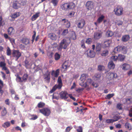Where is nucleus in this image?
Returning <instances> with one entry per match:
<instances>
[{
	"instance_id": "obj_40",
	"label": "nucleus",
	"mask_w": 132,
	"mask_h": 132,
	"mask_svg": "<svg viewBox=\"0 0 132 132\" xmlns=\"http://www.w3.org/2000/svg\"><path fill=\"white\" fill-rule=\"evenodd\" d=\"M45 105L44 103L41 102L38 104L37 106L39 108H42L45 106Z\"/></svg>"
},
{
	"instance_id": "obj_13",
	"label": "nucleus",
	"mask_w": 132,
	"mask_h": 132,
	"mask_svg": "<svg viewBox=\"0 0 132 132\" xmlns=\"http://www.w3.org/2000/svg\"><path fill=\"white\" fill-rule=\"evenodd\" d=\"M43 78L45 80L49 82L50 79V72L47 70L46 73L43 75Z\"/></svg>"
},
{
	"instance_id": "obj_8",
	"label": "nucleus",
	"mask_w": 132,
	"mask_h": 132,
	"mask_svg": "<svg viewBox=\"0 0 132 132\" xmlns=\"http://www.w3.org/2000/svg\"><path fill=\"white\" fill-rule=\"evenodd\" d=\"M12 54L13 57L16 58V60H17L21 56V53L18 50H13V51Z\"/></svg>"
},
{
	"instance_id": "obj_35",
	"label": "nucleus",
	"mask_w": 132,
	"mask_h": 132,
	"mask_svg": "<svg viewBox=\"0 0 132 132\" xmlns=\"http://www.w3.org/2000/svg\"><path fill=\"white\" fill-rule=\"evenodd\" d=\"M7 113V111L6 108L4 107L2 111L1 112V115L2 116H5Z\"/></svg>"
},
{
	"instance_id": "obj_10",
	"label": "nucleus",
	"mask_w": 132,
	"mask_h": 132,
	"mask_svg": "<svg viewBox=\"0 0 132 132\" xmlns=\"http://www.w3.org/2000/svg\"><path fill=\"white\" fill-rule=\"evenodd\" d=\"M12 6L13 9H17L21 7V5L18 1H14L13 2Z\"/></svg>"
},
{
	"instance_id": "obj_23",
	"label": "nucleus",
	"mask_w": 132,
	"mask_h": 132,
	"mask_svg": "<svg viewBox=\"0 0 132 132\" xmlns=\"http://www.w3.org/2000/svg\"><path fill=\"white\" fill-rule=\"evenodd\" d=\"M24 66L27 68H28L30 67L32 65V63H29L27 59H25L24 61Z\"/></svg>"
},
{
	"instance_id": "obj_5",
	"label": "nucleus",
	"mask_w": 132,
	"mask_h": 132,
	"mask_svg": "<svg viewBox=\"0 0 132 132\" xmlns=\"http://www.w3.org/2000/svg\"><path fill=\"white\" fill-rule=\"evenodd\" d=\"M85 24V21L83 19H81L76 23L77 27L79 29H80L83 28Z\"/></svg>"
},
{
	"instance_id": "obj_27",
	"label": "nucleus",
	"mask_w": 132,
	"mask_h": 132,
	"mask_svg": "<svg viewBox=\"0 0 132 132\" xmlns=\"http://www.w3.org/2000/svg\"><path fill=\"white\" fill-rule=\"evenodd\" d=\"M57 82L58 84L57 85L59 87L61 88L62 86V83L61 77L60 76H59L57 79Z\"/></svg>"
},
{
	"instance_id": "obj_63",
	"label": "nucleus",
	"mask_w": 132,
	"mask_h": 132,
	"mask_svg": "<svg viewBox=\"0 0 132 132\" xmlns=\"http://www.w3.org/2000/svg\"><path fill=\"white\" fill-rule=\"evenodd\" d=\"M77 130L78 132H82V128L80 126L78 127V129H77Z\"/></svg>"
},
{
	"instance_id": "obj_56",
	"label": "nucleus",
	"mask_w": 132,
	"mask_h": 132,
	"mask_svg": "<svg viewBox=\"0 0 132 132\" xmlns=\"http://www.w3.org/2000/svg\"><path fill=\"white\" fill-rule=\"evenodd\" d=\"M31 117H32L30 119L32 120H35L37 119L38 118V117L37 115L34 114L32 115Z\"/></svg>"
},
{
	"instance_id": "obj_24",
	"label": "nucleus",
	"mask_w": 132,
	"mask_h": 132,
	"mask_svg": "<svg viewBox=\"0 0 132 132\" xmlns=\"http://www.w3.org/2000/svg\"><path fill=\"white\" fill-rule=\"evenodd\" d=\"M130 37L128 35H126L122 36V40L123 42H126L130 39Z\"/></svg>"
},
{
	"instance_id": "obj_47",
	"label": "nucleus",
	"mask_w": 132,
	"mask_h": 132,
	"mask_svg": "<svg viewBox=\"0 0 132 132\" xmlns=\"http://www.w3.org/2000/svg\"><path fill=\"white\" fill-rule=\"evenodd\" d=\"M57 95H58V93H55L53 94L52 98L53 99H55L57 100H58L59 98V97L58 96H57Z\"/></svg>"
},
{
	"instance_id": "obj_64",
	"label": "nucleus",
	"mask_w": 132,
	"mask_h": 132,
	"mask_svg": "<svg viewBox=\"0 0 132 132\" xmlns=\"http://www.w3.org/2000/svg\"><path fill=\"white\" fill-rule=\"evenodd\" d=\"M129 115L130 117H132V108L129 111Z\"/></svg>"
},
{
	"instance_id": "obj_42",
	"label": "nucleus",
	"mask_w": 132,
	"mask_h": 132,
	"mask_svg": "<svg viewBox=\"0 0 132 132\" xmlns=\"http://www.w3.org/2000/svg\"><path fill=\"white\" fill-rule=\"evenodd\" d=\"M4 38L6 39H8L10 41H11V40H13V38H12L10 37L8 35L5 33H4Z\"/></svg>"
},
{
	"instance_id": "obj_48",
	"label": "nucleus",
	"mask_w": 132,
	"mask_h": 132,
	"mask_svg": "<svg viewBox=\"0 0 132 132\" xmlns=\"http://www.w3.org/2000/svg\"><path fill=\"white\" fill-rule=\"evenodd\" d=\"M92 42V39L90 38H87L86 41L85 43L88 44H90Z\"/></svg>"
},
{
	"instance_id": "obj_59",
	"label": "nucleus",
	"mask_w": 132,
	"mask_h": 132,
	"mask_svg": "<svg viewBox=\"0 0 132 132\" xmlns=\"http://www.w3.org/2000/svg\"><path fill=\"white\" fill-rule=\"evenodd\" d=\"M5 104L7 105H8L9 106L10 105V100L9 99H7L6 100H5Z\"/></svg>"
},
{
	"instance_id": "obj_45",
	"label": "nucleus",
	"mask_w": 132,
	"mask_h": 132,
	"mask_svg": "<svg viewBox=\"0 0 132 132\" xmlns=\"http://www.w3.org/2000/svg\"><path fill=\"white\" fill-rule=\"evenodd\" d=\"M7 55V56H10L11 55V50L9 47H7V49L6 50Z\"/></svg>"
},
{
	"instance_id": "obj_32",
	"label": "nucleus",
	"mask_w": 132,
	"mask_h": 132,
	"mask_svg": "<svg viewBox=\"0 0 132 132\" xmlns=\"http://www.w3.org/2000/svg\"><path fill=\"white\" fill-rule=\"evenodd\" d=\"M2 15V13L0 12V27L1 26H3L5 24L4 21L2 20L3 19Z\"/></svg>"
},
{
	"instance_id": "obj_39",
	"label": "nucleus",
	"mask_w": 132,
	"mask_h": 132,
	"mask_svg": "<svg viewBox=\"0 0 132 132\" xmlns=\"http://www.w3.org/2000/svg\"><path fill=\"white\" fill-rule=\"evenodd\" d=\"M118 57L119 60L121 61H123L125 59V56L123 55L119 54L118 55Z\"/></svg>"
},
{
	"instance_id": "obj_41",
	"label": "nucleus",
	"mask_w": 132,
	"mask_h": 132,
	"mask_svg": "<svg viewBox=\"0 0 132 132\" xmlns=\"http://www.w3.org/2000/svg\"><path fill=\"white\" fill-rule=\"evenodd\" d=\"M85 40L84 39L82 40L81 42V47L84 49L86 48L85 45Z\"/></svg>"
},
{
	"instance_id": "obj_52",
	"label": "nucleus",
	"mask_w": 132,
	"mask_h": 132,
	"mask_svg": "<svg viewBox=\"0 0 132 132\" xmlns=\"http://www.w3.org/2000/svg\"><path fill=\"white\" fill-rule=\"evenodd\" d=\"M113 119H112L113 122H114L115 121H117L119 119H120V118L118 116H115L113 117Z\"/></svg>"
},
{
	"instance_id": "obj_12",
	"label": "nucleus",
	"mask_w": 132,
	"mask_h": 132,
	"mask_svg": "<svg viewBox=\"0 0 132 132\" xmlns=\"http://www.w3.org/2000/svg\"><path fill=\"white\" fill-rule=\"evenodd\" d=\"M96 52L98 55H100V53L102 50V45L101 44L97 43L96 45Z\"/></svg>"
},
{
	"instance_id": "obj_60",
	"label": "nucleus",
	"mask_w": 132,
	"mask_h": 132,
	"mask_svg": "<svg viewBox=\"0 0 132 132\" xmlns=\"http://www.w3.org/2000/svg\"><path fill=\"white\" fill-rule=\"evenodd\" d=\"M118 57L117 56H113L111 57V58L112 60L115 61H117L118 59Z\"/></svg>"
},
{
	"instance_id": "obj_1",
	"label": "nucleus",
	"mask_w": 132,
	"mask_h": 132,
	"mask_svg": "<svg viewBox=\"0 0 132 132\" xmlns=\"http://www.w3.org/2000/svg\"><path fill=\"white\" fill-rule=\"evenodd\" d=\"M70 43V42L69 41L68 37L63 39L61 40V42L57 47V50L59 51H61L62 48L66 49L68 46L69 45Z\"/></svg>"
},
{
	"instance_id": "obj_11",
	"label": "nucleus",
	"mask_w": 132,
	"mask_h": 132,
	"mask_svg": "<svg viewBox=\"0 0 132 132\" xmlns=\"http://www.w3.org/2000/svg\"><path fill=\"white\" fill-rule=\"evenodd\" d=\"M20 13L19 12H16L11 14L10 16L11 18L10 19V20L11 21H14L15 18L19 17L20 15Z\"/></svg>"
},
{
	"instance_id": "obj_33",
	"label": "nucleus",
	"mask_w": 132,
	"mask_h": 132,
	"mask_svg": "<svg viewBox=\"0 0 132 132\" xmlns=\"http://www.w3.org/2000/svg\"><path fill=\"white\" fill-rule=\"evenodd\" d=\"M125 128L127 129L130 130L131 129V125L129 123L127 122L125 124Z\"/></svg>"
},
{
	"instance_id": "obj_51",
	"label": "nucleus",
	"mask_w": 132,
	"mask_h": 132,
	"mask_svg": "<svg viewBox=\"0 0 132 132\" xmlns=\"http://www.w3.org/2000/svg\"><path fill=\"white\" fill-rule=\"evenodd\" d=\"M16 80L18 82H22L23 81V80H21V78L18 75H17L16 76Z\"/></svg>"
},
{
	"instance_id": "obj_4",
	"label": "nucleus",
	"mask_w": 132,
	"mask_h": 132,
	"mask_svg": "<svg viewBox=\"0 0 132 132\" xmlns=\"http://www.w3.org/2000/svg\"><path fill=\"white\" fill-rule=\"evenodd\" d=\"M39 111L40 113L46 116H49L51 112L50 110L47 108H44L40 109Z\"/></svg>"
},
{
	"instance_id": "obj_58",
	"label": "nucleus",
	"mask_w": 132,
	"mask_h": 132,
	"mask_svg": "<svg viewBox=\"0 0 132 132\" xmlns=\"http://www.w3.org/2000/svg\"><path fill=\"white\" fill-rule=\"evenodd\" d=\"M34 34L32 36V40H31L32 42V43H33L34 42V40L35 39V37L36 36V32L35 31H34Z\"/></svg>"
},
{
	"instance_id": "obj_50",
	"label": "nucleus",
	"mask_w": 132,
	"mask_h": 132,
	"mask_svg": "<svg viewBox=\"0 0 132 132\" xmlns=\"http://www.w3.org/2000/svg\"><path fill=\"white\" fill-rule=\"evenodd\" d=\"M68 32V29H65L64 30L62 34V36H65L66 35Z\"/></svg>"
},
{
	"instance_id": "obj_26",
	"label": "nucleus",
	"mask_w": 132,
	"mask_h": 132,
	"mask_svg": "<svg viewBox=\"0 0 132 132\" xmlns=\"http://www.w3.org/2000/svg\"><path fill=\"white\" fill-rule=\"evenodd\" d=\"M61 88L59 87L58 86L57 84L55 85L53 87L52 89L50 91V92L51 93H52L55 91L57 89H60Z\"/></svg>"
},
{
	"instance_id": "obj_34",
	"label": "nucleus",
	"mask_w": 132,
	"mask_h": 132,
	"mask_svg": "<svg viewBox=\"0 0 132 132\" xmlns=\"http://www.w3.org/2000/svg\"><path fill=\"white\" fill-rule=\"evenodd\" d=\"M113 35V32L110 30L108 31L106 33V36L108 37H111Z\"/></svg>"
},
{
	"instance_id": "obj_7",
	"label": "nucleus",
	"mask_w": 132,
	"mask_h": 132,
	"mask_svg": "<svg viewBox=\"0 0 132 132\" xmlns=\"http://www.w3.org/2000/svg\"><path fill=\"white\" fill-rule=\"evenodd\" d=\"M85 6L88 10H90L94 7V3L92 1H88L86 3Z\"/></svg>"
},
{
	"instance_id": "obj_9",
	"label": "nucleus",
	"mask_w": 132,
	"mask_h": 132,
	"mask_svg": "<svg viewBox=\"0 0 132 132\" xmlns=\"http://www.w3.org/2000/svg\"><path fill=\"white\" fill-rule=\"evenodd\" d=\"M102 32L100 31L95 32L94 35V38L95 40L99 39L102 37Z\"/></svg>"
},
{
	"instance_id": "obj_43",
	"label": "nucleus",
	"mask_w": 132,
	"mask_h": 132,
	"mask_svg": "<svg viewBox=\"0 0 132 132\" xmlns=\"http://www.w3.org/2000/svg\"><path fill=\"white\" fill-rule=\"evenodd\" d=\"M50 38L52 40L55 39L56 38V35L54 34H50L49 35Z\"/></svg>"
},
{
	"instance_id": "obj_57",
	"label": "nucleus",
	"mask_w": 132,
	"mask_h": 132,
	"mask_svg": "<svg viewBox=\"0 0 132 132\" xmlns=\"http://www.w3.org/2000/svg\"><path fill=\"white\" fill-rule=\"evenodd\" d=\"M122 105L120 103H118L117 105V108L119 110H121L122 109Z\"/></svg>"
},
{
	"instance_id": "obj_22",
	"label": "nucleus",
	"mask_w": 132,
	"mask_h": 132,
	"mask_svg": "<svg viewBox=\"0 0 132 132\" xmlns=\"http://www.w3.org/2000/svg\"><path fill=\"white\" fill-rule=\"evenodd\" d=\"M115 65L112 61L109 62L108 64V67L110 69H114Z\"/></svg>"
},
{
	"instance_id": "obj_18",
	"label": "nucleus",
	"mask_w": 132,
	"mask_h": 132,
	"mask_svg": "<svg viewBox=\"0 0 132 132\" xmlns=\"http://www.w3.org/2000/svg\"><path fill=\"white\" fill-rule=\"evenodd\" d=\"M8 34L10 35H12L14 34L15 30L14 28L12 27H10L7 30Z\"/></svg>"
},
{
	"instance_id": "obj_6",
	"label": "nucleus",
	"mask_w": 132,
	"mask_h": 132,
	"mask_svg": "<svg viewBox=\"0 0 132 132\" xmlns=\"http://www.w3.org/2000/svg\"><path fill=\"white\" fill-rule=\"evenodd\" d=\"M85 54L87 55V57L91 58L94 57L95 55V53L94 51L90 49H88L86 51Z\"/></svg>"
},
{
	"instance_id": "obj_62",
	"label": "nucleus",
	"mask_w": 132,
	"mask_h": 132,
	"mask_svg": "<svg viewBox=\"0 0 132 132\" xmlns=\"http://www.w3.org/2000/svg\"><path fill=\"white\" fill-rule=\"evenodd\" d=\"M95 77L96 78L97 80H98L100 79L101 77V75L100 74H96L95 75Z\"/></svg>"
},
{
	"instance_id": "obj_36",
	"label": "nucleus",
	"mask_w": 132,
	"mask_h": 132,
	"mask_svg": "<svg viewBox=\"0 0 132 132\" xmlns=\"http://www.w3.org/2000/svg\"><path fill=\"white\" fill-rule=\"evenodd\" d=\"M10 125V123L9 122H7L2 124V126L4 128H6L9 127Z\"/></svg>"
},
{
	"instance_id": "obj_44",
	"label": "nucleus",
	"mask_w": 132,
	"mask_h": 132,
	"mask_svg": "<svg viewBox=\"0 0 132 132\" xmlns=\"http://www.w3.org/2000/svg\"><path fill=\"white\" fill-rule=\"evenodd\" d=\"M28 77V75L27 74H24L22 77L23 81L24 82L26 81Z\"/></svg>"
},
{
	"instance_id": "obj_25",
	"label": "nucleus",
	"mask_w": 132,
	"mask_h": 132,
	"mask_svg": "<svg viewBox=\"0 0 132 132\" xmlns=\"http://www.w3.org/2000/svg\"><path fill=\"white\" fill-rule=\"evenodd\" d=\"M87 77V75L85 74H82L81 76L80 80L82 81V82H84V81L86 79Z\"/></svg>"
},
{
	"instance_id": "obj_53",
	"label": "nucleus",
	"mask_w": 132,
	"mask_h": 132,
	"mask_svg": "<svg viewBox=\"0 0 132 132\" xmlns=\"http://www.w3.org/2000/svg\"><path fill=\"white\" fill-rule=\"evenodd\" d=\"M110 75L112 77L113 79L116 78L117 77V74L115 73H111Z\"/></svg>"
},
{
	"instance_id": "obj_46",
	"label": "nucleus",
	"mask_w": 132,
	"mask_h": 132,
	"mask_svg": "<svg viewBox=\"0 0 132 132\" xmlns=\"http://www.w3.org/2000/svg\"><path fill=\"white\" fill-rule=\"evenodd\" d=\"M60 55L57 53H56L54 55V58L55 60H57L60 59Z\"/></svg>"
},
{
	"instance_id": "obj_54",
	"label": "nucleus",
	"mask_w": 132,
	"mask_h": 132,
	"mask_svg": "<svg viewBox=\"0 0 132 132\" xmlns=\"http://www.w3.org/2000/svg\"><path fill=\"white\" fill-rule=\"evenodd\" d=\"M104 67L101 65H99L98 66V70L100 71H102L104 70Z\"/></svg>"
},
{
	"instance_id": "obj_49",
	"label": "nucleus",
	"mask_w": 132,
	"mask_h": 132,
	"mask_svg": "<svg viewBox=\"0 0 132 132\" xmlns=\"http://www.w3.org/2000/svg\"><path fill=\"white\" fill-rule=\"evenodd\" d=\"M114 95V93L110 94H108L106 95V97L105 98L106 99H110L112 97H113Z\"/></svg>"
},
{
	"instance_id": "obj_31",
	"label": "nucleus",
	"mask_w": 132,
	"mask_h": 132,
	"mask_svg": "<svg viewBox=\"0 0 132 132\" xmlns=\"http://www.w3.org/2000/svg\"><path fill=\"white\" fill-rule=\"evenodd\" d=\"M105 18L104 16L103 15L99 17L97 20V22L98 23H100Z\"/></svg>"
},
{
	"instance_id": "obj_19",
	"label": "nucleus",
	"mask_w": 132,
	"mask_h": 132,
	"mask_svg": "<svg viewBox=\"0 0 132 132\" xmlns=\"http://www.w3.org/2000/svg\"><path fill=\"white\" fill-rule=\"evenodd\" d=\"M77 36L75 32H72L69 38H68L69 41L70 42V39L73 40H75L76 39Z\"/></svg>"
},
{
	"instance_id": "obj_20",
	"label": "nucleus",
	"mask_w": 132,
	"mask_h": 132,
	"mask_svg": "<svg viewBox=\"0 0 132 132\" xmlns=\"http://www.w3.org/2000/svg\"><path fill=\"white\" fill-rule=\"evenodd\" d=\"M22 43L26 45L30 44V41L28 39L26 38H23L21 40Z\"/></svg>"
},
{
	"instance_id": "obj_38",
	"label": "nucleus",
	"mask_w": 132,
	"mask_h": 132,
	"mask_svg": "<svg viewBox=\"0 0 132 132\" xmlns=\"http://www.w3.org/2000/svg\"><path fill=\"white\" fill-rule=\"evenodd\" d=\"M122 69L125 70H127L129 67V65L126 64H123L122 65Z\"/></svg>"
},
{
	"instance_id": "obj_61",
	"label": "nucleus",
	"mask_w": 132,
	"mask_h": 132,
	"mask_svg": "<svg viewBox=\"0 0 132 132\" xmlns=\"http://www.w3.org/2000/svg\"><path fill=\"white\" fill-rule=\"evenodd\" d=\"M92 85L93 87L96 88H97L98 86V85L97 83L94 82L92 83Z\"/></svg>"
},
{
	"instance_id": "obj_14",
	"label": "nucleus",
	"mask_w": 132,
	"mask_h": 132,
	"mask_svg": "<svg viewBox=\"0 0 132 132\" xmlns=\"http://www.w3.org/2000/svg\"><path fill=\"white\" fill-rule=\"evenodd\" d=\"M60 97L62 99H67L69 97L68 93L66 91H62L60 93Z\"/></svg>"
},
{
	"instance_id": "obj_29",
	"label": "nucleus",
	"mask_w": 132,
	"mask_h": 132,
	"mask_svg": "<svg viewBox=\"0 0 132 132\" xmlns=\"http://www.w3.org/2000/svg\"><path fill=\"white\" fill-rule=\"evenodd\" d=\"M39 12H37L35 14H34L31 17V20L32 21L35 20L39 16Z\"/></svg>"
},
{
	"instance_id": "obj_55",
	"label": "nucleus",
	"mask_w": 132,
	"mask_h": 132,
	"mask_svg": "<svg viewBox=\"0 0 132 132\" xmlns=\"http://www.w3.org/2000/svg\"><path fill=\"white\" fill-rule=\"evenodd\" d=\"M58 2V0H52L51 1V3L54 6H56L57 5Z\"/></svg>"
},
{
	"instance_id": "obj_28",
	"label": "nucleus",
	"mask_w": 132,
	"mask_h": 132,
	"mask_svg": "<svg viewBox=\"0 0 132 132\" xmlns=\"http://www.w3.org/2000/svg\"><path fill=\"white\" fill-rule=\"evenodd\" d=\"M59 72L60 70L59 69H58L56 70L55 72L54 70H53L52 72V75H53L54 74L55 77H57L59 75Z\"/></svg>"
},
{
	"instance_id": "obj_15",
	"label": "nucleus",
	"mask_w": 132,
	"mask_h": 132,
	"mask_svg": "<svg viewBox=\"0 0 132 132\" xmlns=\"http://www.w3.org/2000/svg\"><path fill=\"white\" fill-rule=\"evenodd\" d=\"M125 48V47L123 46H118L115 48L113 50V52L115 53H117L120 51H123Z\"/></svg>"
},
{
	"instance_id": "obj_3",
	"label": "nucleus",
	"mask_w": 132,
	"mask_h": 132,
	"mask_svg": "<svg viewBox=\"0 0 132 132\" xmlns=\"http://www.w3.org/2000/svg\"><path fill=\"white\" fill-rule=\"evenodd\" d=\"M123 8L121 6L118 5L114 9L115 14L117 16H120L123 14Z\"/></svg>"
},
{
	"instance_id": "obj_37",
	"label": "nucleus",
	"mask_w": 132,
	"mask_h": 132,
	"mask_svg": "<svg viewBox=\"0 0 132 132\" xmlns=\"http://www.w3.org/2000/svg\"><path fill=\"white\" fill-rule=\"evenodd\" d=\"M126 102L129 104H131L132 103V98H126L125 99Z\"/></svg>"
},
{
	"instance_id": "obj_16",
	"label": "nucleus",
	"mask_w": 132,
	"mask_h": 132,
	"mask_svg": "<svg viewBox=\"0 0 132 132\" xmlns=\"http://www.w3.org/2000/svg\"><path fill=\"white\" fill-rule=\"evenodd\" d=\"M70 66L68 62L65 61L63 63L62 68L63 69V71H65L67 70V68L69 67Z\"/></svg>"
},
{
	"instance_id": "obj_30",
	"label": "nucleus",
	"mask_w": 132,
	"mask_h": 132,
	"mask_svg": "<svg viewBox=\"0 0 132 132\" xmlns=\"http://www.w3.org/2000/svg\"><path fill=\"white\" fill-rule=\"evenodd\" d=\"M4 60H5L4 59ZM6 64L5 63V61H1L0 62V67L2 68V70H3L6 67Z\"/></svg>"
},
{
	"instance_id": "obj_17",
	"label": "nucleus",
	"mask_w": 132,
	"mask_h": 132,
	"mask_svg": "<svg viewBox=\"0 0 132 132\" xmlns=\"http://www.w3.org/2000/svg\"><path fill=\"white\" fill-rule=\"evenodd\" d=\"M109 51L107 49L102 50L100 53V54L102 56H106L109 54Z\"/></svg>"
},
{
	"instance_id": "obj_2",
	"label": "nucleus",
	"mask_w": 132,
	"mask_h": 132,
	"mask_svg": "<svg viewBox=\"0 0 132 132\" xmlns=\"http://www.w3.org/2000/svg\"><path fill=\"white\" fill-rule=\"evenodd\" d=\"M75 4L73 2L64 3L61 6V7L62 10L67 11L73 9L75 7Z\"/></svg>"
},
{
	"instance_id": "obj_21",
	"label": "nucleus",
	"mask_w": 132,
	"mask_h": 132,
	"mask_svg": "<svg viewBox=\"0 0 132 132\" xmlns=\"http://www.w3.org/2000/svg\"><path fill=\"white\" fill-rule=\"evenodd\" d=\"M112 41L109 40H106L104 42L103 46L105 47H107L110 46Z\"/></svg>"
}]
</instances>
